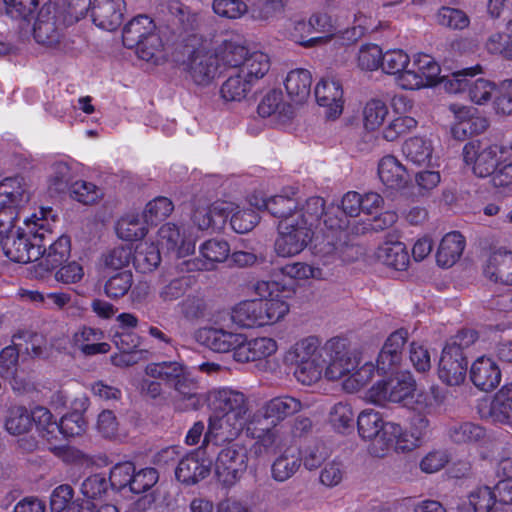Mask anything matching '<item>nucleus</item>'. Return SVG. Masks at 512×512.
Segmentation results:
<instances>
[{
    "mask_svg": "<svg viewBox=\"0 0 512 512\" xmlns=\"http://www.w3.org/2000/svg\"><path fill=\"white\" fill-rule=\"evenodd\" d=\"M405 342L406 332L392 333L378 355L376 367L366 351L350 348L345 338H332L324 346L327 363L325 376L331 380L344 378V390L349 393L357 392L365 387L376 373H387L399 364Z\"/></svg>",
    "mask_w": 512,
    "mask_h": 512,
    "instance_id": "nucleus-1",
    "label": "nucleus"
},
{
    "mask_svg": "<svg viewBox=\"0 0 512 512\" xmlns=\"http://www.w3.org/2000/svg\"><path fill=\"white\" fill-rule=\"evenodd\" d=\"M211 405L215 411L209 419L204 443L232 441L249 426L253 414L249 411L246 396L230 388H221L211 393Z\"/></svg>",
    "mask_w": 512,
    "mask_h": 512,
    "instance_id": "nucleus-2",
    "label": "nucleus"
},
{
    "mask_svg": "<svg viewBox=\"0 0 512 512\" xmlns=\"http://www.w3.org/2000/svg\"><path fill=\"white\" fill-rule=\"evenodd\" d=\"M482 73V67L476 65L454 72L445 81V89L449 93H460L467 90L468 98L475 105L483 106L492 103L494 111L499 115L512 114V79L497 84L486 78L472 80Z\"/></svg>",
    "mask_w": 512,
    "mask_h": 512,
    "instance_id": "nucleus-3",
    "label": "nucleus"
},
{
    "mask_svg": "<svg viewBox=\"0 0 512 512\" xmlns=\"http://www.w3.org/2000/svg\"><path fill=\"white\" fill-rule=\"evenodd\" d=\"M302 218L296 221L283 220L277 224L278 236L274 251L278 257L290 258L300 254L312 240L314 229L320 224L318 197L307 199L303 205Z\"/></svg>",
    "mask_w": 512,
    "mask_h": 512,
    "instance_id": "nucleus-4",
    "label": "nucleus"
},
{
    "mask_svg": "<svg viewBox=\"0 0 512 512\" xmlns=\"http://www.w3.org/2000/svg\"><path fill=\"white\" fill-rule=\"evenodd\" d=\"M511 146L488 144L480 141H470L463 147L462 156L465 166L480 178L491 176L492 186L496 192L503 196H509V192L499 186L496 179L500 172L509 164L507 158Z\"/></svg>",
    "mask_w": 512,
    "mask_h": 512,
    "instance_id": "nucleus-5",
    "label": "nucleus"
},
{
    "mask_svg": "<svg viewBox=\"0 0 512 512\" xmlns=\"http://www.w3.org/2000/svg\"><path fill=\"white\" fill-rule=\"evenodd\" d=\"M28 234L20 228L1 238L2 250L7 258L17 263H28L40 259L42 246L49 233L48 222L35 218L26 222Z\"/></svg>",
    "mask_w": 512,
    "mask_h": 512,
    "instance_id": "nucleus-6",
    "label": "nucleus"
},
{
    "mask_svg": "<svg viewBox=\"0 0 512 512\" xmlns=\"http://www.w3.org/2000/svg\"><path fill=\"white\" fill-rule=\"evenodd\" d=\"M357 427L362 439L372 441L369 453L374 457L387 456L400 432V425L386 421L382 413L374 409H365L358 415Z\"/></svg>",
    "mask_w": 512,
    "mask_h": 512,
    "instance_id": "nucleus-7",
    "label": "nucleus"
},
{
    "mask_svg": "<svg viewBox=\"0 0 512 512\" xmlns=\"http://www.w3.org/2000/svg\"><path fill=\"white\" fill-rule=\"evenodd\" d=\"M285 360L296 366L294 375L303 385H312L320 379V340L306 337L295 343L286 353Z\"/></svg>",
    "mask_w": 512,
    "mask_h": 512,
    "instance_id": "nucleus-8",
    "label": "nucleus"
},
{
    "mask_svg": "<svg viewBox=\"0 0 512 512\" xmlns=\"http://www.w3.org/2000/svg\"><path fill=\"white\" fill-rule=\"evenodd\" d=\"M450 76H441V68L438 62L430 55L416 53L410 59V65L406 73L400 75L399 89L416 91L434 87L438 83L449 79Z\"/></svg>",
    "mask_w": 512,
    "mask_h": 512,
    "instance_id": "nucleus-9",
    "label": "nucleus"
},
{
    "mask_svg": "<svg viewBox=\"0 0 512 512\" xmlns=\"http://www.w3.org/2000/svg\"><path fill=\"white\" fill-rule=\"evenodd\" d=\"M123 44L135 49L139 58L151 60L161 46L159 36L155 33V24L147 15H138L130 20L123 29Z\"/></svg>",
    "mask_w": 512,
    "mask_h": 512,
    "instance_id": "nucleus-10",
    "label": "nucleus"
},
{
    "mask_svg": "<svg viewBox=\"0 0 512 512\" xmlns=\"http://www.w3.org/2000/svg\"><path fill=\"white\" fill-rule=\"evenodd\" d=\"M248 466L245 446L230 443L222 448L215 461V475L224 487L234 486L244 475Z\"/></svg>",
    "mask_w": 512,
    "mask_h": 512,
    "instance_id": "nucleus-11",
    "label": "nucleus"
},
{
    "mask_svg": "<svg viewBox=\"0 0 512 512\" xmlns=\"http://www.w3.org/2000/svg\"><path fill=\"white\" fill-rule=\"evenodd\" d=\"M182 66L187 79L197 86L206 87L218 75L219 59L217 53L199 47L188 55Z\"/></svg>",
    "mask_w": 512,
    "mask_h": 512,
    "instance_id": "nucleus-12",
    "label": "nucleus"
},
{
    "mask_svg": "<svg viewBox=\"0 0 512 512\" xmlns=\"http://www.w3.org/2000/svg\"><path fill=\"white\" fill-rule=\"evenodd\" d=\"M393 117L381 130V136L388 142H394L411 133L418 126V121L408 113L413 108V101L407 96L396 94L391 99Z\"/></svg>",
    "mask_w": 512,
    "mask_h": 512,
    "instance_id": "nucleus-13",
    "label": "nucleus"
},
{
    "mask_svg": "<svg viewBox=\"0 0 512 512\" xmlns=\"http://www.w3.org/2000/svg\"><path fill=\"white\" fill-rule=\"evenodd\" d=\"M482 419L512 428V381L502 385L489 400L478 405Z\"/></svg>",
    "mask_w": 512,
    "mask_h": 512,
    "instance_id": "nucleus-14",
    "label": "nucleus"
},
{
    "mask_svg": "<svg viewBox=\"0 0 512 512\" xmlns=\"http://www.w3.org/2000/svg\"><path fill=\"white\" fill-rule=\"evenodd\" d=\"M467 360L457 344H446L438 364V377L447 386L463 384L467 376Z\"/></svg>",
    "mask_w": 512,
    "mask_h": 512,
    "instance_id": "nucleus-15",
    "label": "nucleus"
},
{
    "mask_svg": "<svg viewBox=\"0 0 512 512\" xmlns=\"http://www.w3.org/2000/svg\"><path fill=\"white\" fill-rule=\"evenodd\" d=\"M248 202L258 210H267L278 219V222L283 220L296 221L302 218L298 215L302 214L303 206L298 209L296 200L287 195L266 197L263 192L255 191L248 197Z\"/></svg>",
    "mask_w": 512,
    "mask_h": 512,
    "instance_id": "nucleus-16",
    "label": "nucleus"
},
{
    "mask_svg": "<svg viewBox=\"0 0 512 512\" xmlns=\"http://www.w3.org/2000/svg\"><path fill=\"white\" fill-rule=\"evenodd\" d=\"M449 110L454 116L451 133L455 139L463 140L468 136L483 133L488 127L487 119L480 116L476 108L451 104Z\"/></svg>",
    "mask_w": 512,
    "mask_h": 512,
    "instance_id": "nucleus-17",
    "label": "nucleus"
},
{
    "mask_svg": "<svg viewBox=\"0 0 512 512\" xmlns=\"http://www.w3.org/2000/svg\"><path fill=\"white\" fill-rule=\"evenodd\" d=\"M195 339L207 348L219 352H235L244 341V334L233 333L221 328L202 327L195 332Z\"/></svg>",
    "mask_w": 512,
    "mask_h": 512,
    "instance_id": "nucleus-18",
    "label": "nucleus"
},
{
    "mask_svg": "<svg viewBox=\"0 0 512 512\" xmlns=\"http://www.w3.org/2000/svg\"><path fill=\"white\" fill-rule=\"evenodd\" d=\"M483 274L492 282L512 285V251L505 247L492 248L485 260Z\"/></svg>",
    "mask_w": 512,
    "mask_h": 512,
    "instance_id": "nucleus-19",
    "label": "nucleus"
},
{
    "mask_svg": "<svg viewBox=\"0 0 512 512\" xmlns=\"http://www.w3.org/2000/svg\"><path fill=\"white\" fill-rule=\"evenodd\" d=\"M402 152L406 159L416 166L439 167V156L429 137L413 136L406 139L402 145Z\"/></svg>",
    "mask_w": 512,
    "mask_h": 512,
    "instance_id": "nucleus-20",
    "label": "nucleus"
},
{
    "mask_svg": "<svg viewBox=\"0 0 512 512\" xmlns=\"http://www.w3.org/2000/svg\"><path fill=\"white\" fill-rule=\"evenodd\" d=\"M469 376L473 385L484 392L492 391L502 379L498 363L492 357L485 355L477 357L472 362Z\"/></svg>",
    "mask_w": 512,
    "mask_h": 512,
    "instance_id": "nucleus-21",
    "label": "nucleus"
},
{
    "mask_svg": "<svg viewBox=\"0 0 512 512\" xmlns=\"http://www.w3.org/2000/svg\"><path fill=\"white\" fill-rule=\"evenodd\" d=\"M262 421L260 413H254L246 428V432L256 439V453H275L284 445V436L280 430L273 428H258Z\"/></svg>",
    "mask_w": 512,
    "mask_h": 512,
    "instance_id": "nucleus-22",
    "label": "nucleus"
},
{
    "mask_svg": "<svg viewBox=\"0 0 512 512\" xmlns=\"http://www.w3.org/2000/svg\"><path fill=\"white\" fill-rule=\"evenodd\" d=\"M126 3L124 0H94L91 17L96 26L113 31L120 26Z\"/></svg>",
    "mask_w": 512,
    "mask_h": 512,
    "instance_id": "nucleus-23",
    "label": "nucleus"
},
{
    "mask_svg": "<svg viewBox=\"0 0 512 512\" xmlns=\"http://www.w3.org/2000/svg\"><path fill=\"white\" fill-rule=\"evenodd\" d=\"M44 246H42L40 266L46 271H52L63 265L70 257L71 242L66 235L59 236L55 241L51 242L52 233H46Z\"/></svg>",
    "mask_w": 512,
    "mask_h": 512,
    "instance_id": "nucleus-24",
    "label": "nucleus"
},
{
    "mask_svg": "<svg viewBox=\"0 0 512 512\" xmlns=\"http://www.w3.org/2000/svg\"><path fill=\"white\" fill-rule=\"evenodd\" d=\"M199 252L201 258L189 261L188 270H212L228 258L230 246L223 239H210L201 244Z\"/></svg>",
    "mask_w": 512,
    "mask_h": 512,
    "instance_id": "nucleus-25",
    "label": "nucleus"
},
{
    "mask_svg": "<svg viewBox=\"0 0 512 512\" xmlns=\"http://www.w3.org/2000/svg\"><path fill=\"white\" fill-rule=\"evenodd\" d=\"M158 242L167 251L184 257L194 252L195 242L185 235V230L173 223L162 225L158 231Z\"/></svg>",
    "mask_w": 512,
    "mask_h": 512,
    "instance_id": "nucleus-26",
    "label": "nucleus"
},
{
    "mask_svg": "<svg viewBox=\"0 0 512 512\" xmlns=\"http://www.w3.org/2000/svg\"><path fill=\"white\" fill-rule=\"evenodd\" d=\"M377 172L382 184L389 189H401L409 180L406 166L394 155L383 156L378 162Z\"/></svg>",
    "mask_w": 512,
    "mask_h": 512,
    "instance_id": "nucleus-27",
    "label": "nucleus"
},
{
    "mask_svg": "<svg viewBox=\"0 0 512 512\" xmlns=\"http://www.w3.org/2000/svg\"><path fill=\"white\" fill-rule=\"evenodd\" d=\"M344 91L335 77L322 79V114L327 120L337 119L343 112Z\"/></svg>",
    "mask_w": 512,
    "mask_h": 512,
    "instance_id": "nucleus-28",
    "label": "nucleus"
},
{
    "mask_svg": "<svg viewBox=\"0 0 512 512\" xmlns=\"http://www.w3.org/2000/svg\"><path fill=\"white\" fill-rule=\"evenodd\" d=\"M257 112L263 118L274 117L284 123L293 117L294 108L284 100L280 90L274 89L263 96L258 104Z\"/></svg>",
    "mask_w": 512,
    "mask_h": 512,
    "instance_id": "nucleus-29",
    "label": "nucleus"
},
{
    "mask_svg": "<svg viewBox=\"0 0 512 512\" xmlns=\"http://www.w3.org/2000/svg\"><path fill=\"white\" fill-rule=\"evenodd\" d=\"M277 343L269 337H260L247 340L244 335V341L235 352L237 362H249L267 358L277 351Z\"/></svg>",
    "mask_w": 512,
    "mask_h": 512,
    "instance_id": "nucleus-30",
    "label": "nucleus"
},
{
    "mask_svg": "<svg viewBox=\"0 0 512 512\" xmlns=\"http://www.w3.org/2000/svg\"><path fill=\"white\" fill-rule=\"evenodd\" d=\"M0 194L10 209L24 207L31 199V187L22 176L7 177L0 182Z\"/></svg>",
    "mask_w": 512,
    "mask_h": 512,
    "instance_id": "nucleus-31",
    "label": "nucleus"
},
{
    "mask_svg": "<svg viewBox=\"0 0 512 512\" xmlns=\"http://www.w3.org/2000/svg\"><path fill=\"white\" fill-rule=\"evenodd\" d=\"M33 414L24 405H10L3 414V427L12 436L28 434L33 428Z\"/></svg>",
    "mask_w": 512,
    "mask_h": 512,
    "instance_id": "nucleus-32",
    "label": "nucleus"
},
{
    "mask_svg": "<svg viewBox=\"0 0 512 512\" xmlns=\"http://www.w3.org/2000/svg\"><path fill=\"white\" fill-rule=\"evenodd\" d=\"M181 317L192 324L199 323L211 314V307L206 296L201 292L187 295L176 306Z\"/></svg>",
    "mask_w": 512,
    "mask_h": 512,
    "instance_id": "nucleus-33",
    "label": "nucleus"
},
{
    "mask_svg": "<svg viewBox=\"0 0 512 512\" xmlns=\"http://www.w3.org/2000/svg\"><path fill=\"white\" fill-rule=\"evenodd\" d=\"M208 474V465L197 453H190L181 458L175 470L177 480L186 485H194Z\"/></svg>",
    "mask_w": 512,
    "mask_h": 512,
    "instance_id": "nucleus-34",
    "label": "nucleus"
},
{
    "mask_svg": "<svg viewBox=\"0 0 512 512\" xmlns=\"http://www.w3.org/2000/svg\"><path fill=\"white\" fill-rule=\"evenodd\" d=\"M375 256L382 264L397 271L405 270L410 262L406 246L400 241H384L377 248Z\"/></svg>",
    "mask_w": 512,
    "mask_h": 512,
    "instance_id": "nucleus-35",
    "label": "nucleus"
},
{
    "mask_svg": "<svg viewBox=\"0 0 512 512\" xmlns=\"http://www.w3.org/2000/svg\"><path fill=\"white\" fill-rule=\"evenodd\" d=\"M50 6L43 7L34 24L35 40L43 45L55 46L60 42L61 33L56 25V15H51Z\"/></svg>",
    "mask_w": 512,
    "mask_h": 512,
    "instance_id": "nucleus-36",
    "label": "nucleus"
},
{
    "mask_svg": "<svg viewBox=\"0 0 512 512\" xmlns=\"http://www.w3.org/2000/svg\"><path fill=\"white\" fill-rule=\"evenodd\" d=\"M311 85L312 75L303 68L291 70L284 80L288 97L297 103H302L310 97Z\"/></svg>",
    "mask_w": 512,
    "mask_h": 512,
    "instance_id": "nucleus-37",
    "label": "nucleus"
},
{
    "mask_svg": "<svg viewBox=\"0 0 512 512\" xmlns=\"http://www.w3.org/2000/svg\"><path fill=\"white\" fill-rule=\"evenodd\" d=\"M465 247L464 237L457 231L447 233L441 240L436 254L439 266L451 267L461 257Z\"/></svg>",
    "mask_w": 512,
    "mask_h": 512,
    "instance_id": "nucleus-38",
    "label": "nucleus"
},
{
    "mask_svg": "<svg viewBox=\"0 0 512 512\" xmlns=\"http://www.w3.org/2000/svg\"><path fill=\"white\" fill-rule=\"evenodd\" d=\"M244 43V40L239 36L225 39L219 47L218 59L222 61L223 65L230 67L231 70H238L240 66L248 59L251 54Z\"/></svg>",
    "mask_w": 512,
    "mask_h": 512,
    "instance_id": "nucleus-39",
    "label": "nucleus"
},
{
    "mask_svg": "<svg viewBox=\"0 0 512 512\" xmlns=\"http://www.w3.org/2000/svg\"><path fill=\"white\" fill-rule=\"evenodd\" d=\"M390 114L386 101L379 97L370 98L364 105L362 116L363 126L366 131L376 132L386 125Z\"/></svg>",
    "mask_w": 512,
    "mask_h": 512,
    "instance_id": "nucleus-40",
    "label": "nucleus"
},
{
    "mask_svg": "<svg viewBox=\"0 0 512 512\" xmlns=\"http://www.w3.org/2000/svg\"><path fill=\"white\" fill-rule=\"evenodd\" d=\"M19 352L15 346H7L0 352V376L8 379L14 391L23 393L29 384L23 383L16 377L18 369Z\"/></svg>",
    "mask_w": 512,
    "mask_h": 512,
    "instance_id": "nucleus-41",
    "label": "nucleus"
},
{
    "mask_svg": "<svg viewBox=\"0 0 512 512\" xmlns=\"http://www.w3.org/2000/svg\"><path fill=\"white\" fill-rule=\"evenodd\" d=\"M303 408L300 400L292 396H279L268 401L263 407L262 418H272L276 421H282L285 418L294 415Z\"/></svg>",
    "mask_w": 512,
    "mask_h": 512,
    "instance_id": "nucleus-42",
    "label": "nucleus"
},
{
    "mask_svg": "<svg viewBox=\"0 0 512 512\" xmlns=\"http://www.w3.org/2000/svg\"><path fill=\"white\" fill-rule=\"evenodd\" d=\"M254 84L245 75L237 70H231L228 78L223 82L220 93L226 101H242L251 92Z\"/></svg>",
    "mask_w": 512,
    "mask_h": 512,
    "instance_id": "nucleus-43",
    "label": "nucleus"
},
{
    "mask_svg": "<svg viewBox=\"0 0 512 512\" xmlns=\"http://www.w3.org/2000/svg\"><path fill=\"white\" fill-rule=\"evenodd\" d=\"M261 311L259 300L242 301L232 309L231 320L244 328L263 326Z\"/></svg>",
    "mask_w": 512,
    "mask_h": 512,
    "instance_id": "nucleus-44",
    "label": "nucleus"
},
{
    "mask_svg": "<svg viewBox=\"0 0 512 512\" xmlns=\"http://www.w3.org/2000/svg\"><path fill=\"white\" fill-rule=\"evenodd\" d=\"M411 57L403 49H389L382 54L381 70L394 77V83L399 88V77L406 73Z\"/></svg>",
    "mask_w": 512,
    "mask_h": 512,
    "instance_id": "nucleus-45",
    "label": "nucleus"
},
{
    "mask_svg": "<svg viewBox=\"0 0 512 512\" xmlns=\"http://www.w3.org/2000/svg\"><path fill=\"white\" fill-rule=\"evenodd\" d=\"M447 435L458 444H477L486 438L485 429L472 422L456 423L448 428Z\"/></svg>",
    "mask_w": 512,
    "mask_h": 512,
    "instance_id": "nucleus-46",
    "label": "nucleus"
},
{
    "mask_svg": "<svg viewBox=\"0 0 512 512\" xmlns=\"http://www.w3.org/2000/svg\"><path fill=\"white\" fill-rule=\"evenodd\" d=\"M270 66V58L266 53L252 51L237 71L245 75L255 85L269 72Z\"/></svg>",
    "mask_w": 512,
    "mask_h": 512,
    "instance_id": "nucleus-47",
    "label": "nucleus"
},
{
    "mask_svg": "<svg viewBox=\"0 0 512 512\" xmlns=\"http://www.w3.org/2000/svg\"><path fill=\"white\" fill-rule=\"evenodd\" d=\"M33 426L35 425L40 435L48 442H58L60 440L59 423L53 419L51 412L42 406L32 410Z\"/></svg>",
    "mask_w": 512,
    "mask_h": 512,
    "instance_id": "nucleus-48",
    "label": "nucleus"
},
{
    "mask_svg": "<svg viewBox=\"0 0 512 512\" xmlns=\"http://www.w3.org/2000/svg\"><path fill=\"white\" fill-rule=\"evenodd\" d=\"M390 402L409 406L415 392V381L409 373L389 379Z\"/></svg>",
    "mask_w": 512,
    "mask_h": 512,
    "instance_id": "nucleus-49",
    "label": "nucleus"
},
{
    "mask_svg": "<svg viewBox=\"0 0 512 512\" xmlns=\"http://www.w3.org/2000/svg\"><path fill=\"white\" fill-rule=\"evenodd\" d=\"M186 369L183 364L177 361H163L148 364L145 368V373L151 378L165 381L171 387Z\"/></svg>",
    "mask_w": 512,
    "mask_h": 512,
    "instance_id": "nucleus-50",
    "label": "nucleus"
},
{
    "mask_svg": "<svg viewBox=\"0 0 512 512\" xmlns=\"http://www.w3.org/2000/svg\"><path fill=\"white\" fill-rule=\"evenodd\" d=\"M90 5L91 0H54L53 8L70 25L84 17Z\"/></svg>",
    "mask_w": 512,
    "mask_h": 512,
    "instance_id": "nucleus-51",
    "label": "nucleus"
},
{
    "mask_svg": "<svg viewBox=\"0 0 512 512\" xmlns=\"http://www.w3.org/2000/svg\"><path fill=\"white\" fill-rule=\"evenodd\" d=\"M73 177V170L68 162L55 161L50 166L48 188L51 192L63 193L70 188Z\"/></svg>",
    "mask_w": 512,
    "mask_h": 512,
    "instance_id": "nucleus-52",
    "label": "nucleus"
},
{
    "mask_svg": "<svg viewBox=\"0 0 512 512\" xmlns=\"http://www.w3.org/2000/svg\"><path fill=\"white\" fill-rule=\"evenodd\" d=\"M146 224L138 215H127L117 222L116 232L119 238L126 241L141 240L147 234Z\"/></svg>",
    "mask_w": 512,
    "mask_h": 512,
    "instance_id": "nucleus-53",
    "label": "nucleus"
},
{
    "mask_svg": "<svg viewBox=\"0 0 512 512\" xmlns=\"http://www.w3.org/2000/svg\"><path fill=\"white\" fill-rule=\"evenodd\" d=\"M319 24L320 16L318 15H313L309 21H299L290 32V37L295 43L304 47H313L320 41V37L314 36Z\"/></svg>",
    "mask_w": 512,
    "mask_h": 512,
    "instance_id": "nucleus-54",
    "label": "nucleus"
},
{
    "mask_svg": "<svg viewBox=\"0 0 512 512\" xmlns=\"http://www.w3.org/2000/svg\"><path fill=\"white\" fill-rule=\"evenodd\" d=\"M163 11H166L175 24L183 31L193 30L196 24V15L191 13L189 8L179 0H166L162 4Z\"/></svg>",
    "mask_w": 512,
    "mask_h": 512,
    "instance_id": "nucleus-55",
    "label": "nucleus"
},
{
    "mask_svg": "<svg viewBox=\"0 0 512 512\" xmlns=\"http://www.w3.org/2000/svg\"><path fill=\"white\" fill-rule=\"evenodd\" d=\"M132 285V272L130 270H122L108 277L104 285V292L111 299H119L130 291Z\"/></svg>",
    "mask_w": 512,
    "mask_h": 512,
    "instance_id": "nucleus-56",
    "label": "nucleus"
},
{
    "mask_svg": "<svg viewBox=\"0 0 512 512\" xmlns=\"http://www.w3.org/2000/svg\"><path fill=\"white\" fill-rule=\"evenodd\" d=\"M299 467L300 458L285 451L274 460L271 474L274 480L284 482L290 479L298 471Z\"/></svg>",
    "mask_w": 512,
    "mask_h": 512,
    "instance_id": "nucleus-57",
    "label": "nucleus"
},
{
    "mask_svg": "<svg viewBox=\"0 0 512 512\" xmlns=\"http://www.w3.org/2000/svg\"><path fill=\"white\" fill-rule=\"evenodd\" d=\"M317 269L305 262H289L282 266L277 267L274 272V277H283L293 281L307 280L315 276Z\"/></svg>",
    "mask_w": 512,
    "mask_h": 512,
    "instance_id": "nucleus-58",
    "label": "nucleus"
},
{
    "mask_svg": "<svg viewBox=\"0 0 512 512\" xmlns=\"http://www.w3.org/2000/svg\"><path fill=\"white\" fill-rule=\"evenodd\" d=\"M190 287V278L177 277L162 284L158 291V297L162 303L170 304L184 296Z\"/></svg>",
    "mask_w": 512,
    "mask_h": 512,
    "instance_id": "nucleus-59",
    "label": "nucleus"
},
{
    "mask_svg": "<svg viewBox=\"0 0 512 512\" xmlns=\"http://www.w3.org/2000/svg\"><path fill=\"white\" fill-rule=\"evenodd\" d=\"M182 400L190 402V406L196 407L200 401L199 385L197 380L186 369L176 382L171 386Z\"/></svg>",
    "mask_w": 512,
    "mask_h": 512,
    "instance_id": "nucleus-60",
    "label": "nucleus"
},
{
    "mask_svg": "<svg viewBox=\"0 0 512 512\" xmlns=\"http://www.w3.org/2000/svg\"><path fill=\"white\" fill-rule=\"evenodd\" d=\"M174 210V205L167 197H157L150 201L143 212V220L146 223L156 224L167 218Z\"/></svg>",
    "mask_w": 512,
    "mask_h": 512,
    "instance_id": "nucleus-61",
    "label": "nucleus"
},
{
    "mask_svg": "<svg viewBox=\"0 0 512 512\" xmlns=\"http://www.w3.org/2000/svg\"><path fill=\"white\" fill-rule=\"evenodd\" d=\"M259 302L262 310L263 326L280 321L289 312V305L277 296L267 300H259Z\"/></svg>",
    "mask_w": 512,
    "mask_h": 512,
    "instance_id": "nucleus-62",
    "label": "nucleus"
},
{
    "mask_svg": "<svg viewBox=\"0 0 512 512\" xmlns=\"http://www.w3.org/2000/svg\"><path fill=\"white\" fill-rule=\"evenodd\" d=\"M70 197L84 205L96 203L101 198L100 189L91 182L75 181L68 189Z\"/></svg>",
    "mask_w": 512,
    "mask_h": 512,
    "instance_id": "nucleus-63",
    "label": "nucleus"
},
{
    "mask_svg": "<svg viewBox=\"0 0 512 512\" xmlns=\"http://www.w3.org/2000/svg\"><path fill=\"white\" fill-rule=\"evenodd\" d=\"M497 495L488 486L478 487L468 496V506L474 512H489Z\"/></svg>",
    "mask_w": 512,
    "mask_h": 512,
    "instance_id": "nucleus-64",
    "label": "nucleus"
}]
</instances>
